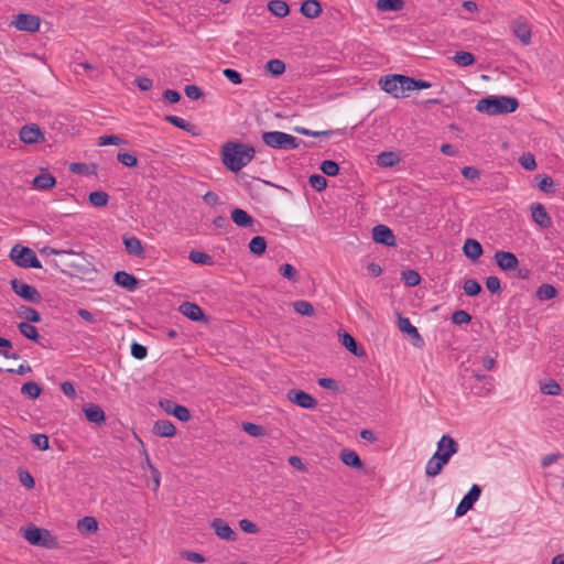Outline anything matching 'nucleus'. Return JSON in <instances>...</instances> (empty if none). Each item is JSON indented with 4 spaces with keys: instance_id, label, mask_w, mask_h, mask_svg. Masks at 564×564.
<instances>
[{
    "instance_id": "1",
    "label": "nucleus",
    "mask_w": 564,
    "mask_h": 564,
    "mask_svg": "<svg viewBox=\"0 0 564 564\" xmlns=\"http://www.w3.org/2000/svg\"><path fill=\"white\" fill-rule=\"evenodd\" d=\"M256 150L252 145L239 142L227 141L221 145V162L230 172H239L247 166L254 158Z\"/></svg>"
},
{
    "instance_id": "2",
    "label": "nucleus",
    "mask_w": 564,
    "mask_h": 564,
    "mask_svg": "<svg viewBox=\"0 0 564 564\" xmlns=\"http://www.w3.org/2000/svg\"><path fill=\"white\" fill-rule=\"evenodd\" d=\"M519 101L514 97L489 96L478 100L476 109L490 116L511 113L518 109Z\"/></svg>"
},
{
    "instance_id": "3",
    "label": "nucleus",
    "mask_w": 564,
    "mask_h": 564,
    "mask_svg": "<svg viewBox=\"0 0 564 564\" xmlns=\"http://www.w3.org/2000/svg\"><path fill=\"white\" fill-rule=\"evenodd\" d=\"M22 536L32 545L42 546L48 550L59 547L58 540L47 529L37 528L34 525L20 530Z\"/></svg>"
},
{
    "instance_id": "4",
    "label": "nucleus",
    "mask_w": 564,
    "mask_h": 564,
    "mask_svg": "<svg viewBox=\"0 0 564 564\" xmlns=\"http://www.w3.org/2000/svg\"><path fill=\"white\" fill-rule=\"evenodd\" d=\"M262 141L265 145L278 150H293L300 145V140L289 133L281 131L263 132Z\"/></svg>"
},
{
    "instance_id": "5",
    "label": "nucleus",
    "mask_w": 564,
    "mask_h": 564,
    "mask_svg": "<svg viewBox=\"0 0 564 564\" xmlns=\"http://www.w3.org/2000/svg\"><path fill=\"white\" fill-rule=\"evenodd\" d=\"M10 259L20 268H42L36 253L29 247H23L20 245L13 246L10 251Z\"/></svg>"
},
{
    "instance_id": "6",
    "label": "nucleus",
    "mask_w": 564,
    "mask_h": 564,
    "mask_svg": "<svg viewBox=\"0 0 564 564\" xmlns=\"http://www.w3.org/2000/svg\"><path fill=\"white\" fill-rule=\"evenodd\" d=\"M458 443L449 435H443L437 442V449L433 454L434 458L447 465L451 457L458 452Z\"/></svg>"
},
{
    "instance_id": "7",
    "label": "nucleus",
    "mask_w": 564,
    "mask_h": 564,
    "mask_svg": "<svg viewBox=\"0 0 564 564\" xmlns=\"http://www.w3.org/2000/svg\"><path fill=\"white\" fill-rule=\"evenodd\" d=\"M12 291L23 299L33 304H39L42 301L41 293L32 285L24 283L19 279H12L10 281Z\"/></svg>"
},
{
    "instance_id": "8",
    "label": "nucleus",
    "mask_w": 564,
    "mask_h": 564,
    "mask_svg": "<svg viewBox=\"0 0 564 564\" xmlns=\"http://www.w3.org/2000/svg\"><path fill=\"white\" fill-rule=\"evenodd\" d=\"M481 495V489L478 485H473L469 491L464 496L458 506L456 507L455 514L456 517H462L466 514L474 506V503L479 499Z\"/></svg>"
},
{
    "instance_id": "9",
    "label": "nucleus",
    "mask_w": 564,
    "mask_h": 564,
    "mask_svg": "<svg viewBox=\"0 0 564 564\" xmlns=\"http://www.w3.org/2000/svg\"><path fill=\"white\" fill-rule=\"evenodd\" d=\"M398 327L402 333L410 337L414 347L422 348L424 346L423 337L420 335L417 328L411 324L408 317L399 315Z\"/></svg>"
},
{
    "instance_id": "10",
    "label": "nucleus",
    "mask_w": 564,
    "mask_h": 564,
    "mask_svg": "<svg viewBox=\"0 0 564 564\" xmlns=\"http://www.w3.org/2000/svg\"><path fill=\"white\" fill-rule=\"evenodd\" d=\"M372 239L387 247H393L397 243L393 231L386 225H377L372 228Z\"/></svg>"
},
{
    "instance_id": "11",
    "label": "nucleus",
    "mask_w": 564,
    "mask_h": 564,
    "mask_svg": "<svg viewBox=\"0 0 564 564\" xmlns=\"http://www.w3.org/2000/svg\"><path fill=\"white\" fill-rule=\"evenodd\" d=\"M20 140L26 144H34L44 141V133L39 126L25 124L19 132Z\"/></svg>"
},
{
    "instance_id": "12",
    "label": "nucleus",
    "mask_w": 564,
    "mask_h": 564,
    "mask_svg": "<svg viewBox=\"0 0 564 564\" xmlns=\"http://www.w3.org/2000/svg\"><path fill=\"white\" fill-rule=\"evenodd\" d=\"M494 258L497 265L503 271H512L519 267V260L512 252L499 250Z\"/></svg>"
},
{
    "instance_id": "13",
    "label": "nucleus",
    "mask_w": 564,
    "mask_h": 564,
    "mask_svg": "<svg viewBox=\"0 0 564 564\" xmlns=\"http://www.w3.org/2000/svg\"><path fill=\"white\" fill-rule=\"evenodd\" d=\"M13 23L20 31L35 32L40 28L41 20L36 15L20 13Z\"/></svg>"
},
{
    "instance_id": "14",
    "label": "nucleus",
    "mask_w": 564,
    "mask_h": 564,
    "mask_svg": "<svg viewBox=\"0 0 564 564\" xmlns=\"http://www.w3.org/2000/svg\"><path fill=\"white\" fill-rule=\"evenodd\" d=\"M512 31L523 45L531 43V28L524 18L520 17L513 21Z\"/></svg>"
},
{
    "instance_id": "15",
    "label": "nucleus",
    "mask_w": 564,
    "mask_h": 564,
    "mask_svg": "<svg viewBox=\"0 0 564 564\" xmlns=\"http://www.w3.org/2000/svg\"><path fill=\"white\" fill-rule=\"evenodd\" d=\"M532 220L543 229L552 226V219L541 203H534L530 207Z\"/></svg>"
},
{
    "instance_id": "16",
    "label": "nucleus",
    "mask_w": 564,
    "mask_h": 564,
    "mask_svg": "<svg viewBox=\"0 0 564 564\" xmlns=\"http://www.w3.org/2000/svg\"><path fill=\"white\" fill-rule=\"evenodd\" d=\"M289 400L303 409H314L317 401L307 392L302 390H291L288 394Z\"/></svg>"
},
{
    "instance_id": "17",
    "label": "nucleus",
    "mask_w": 564,
    "mask_h": 564,
    "mask_svg": "<svg viewBox=\"0 0 564 564\" xmlns=\"http://www.w3.org/2000/svg\"><path fill=\"white\" fill-rule=\"evenodd\" d=\"M212 528L214 529L216 535L226 541H235L236 532L231 529V527L225 520L220 518H216L212 522Z\"/></svg>"
},
{
    "instance_id": "18",
    "label": "nucleus",
    "mask_w": 564,
    "mask_h": 564,
    "mask_svg": "<svg viewBox=\"0 0 564 564\" xmlns=\"http://www.w3.org/2000/svg\"><path fill=\"white\" fill-rule=\"evenodd\" d=\"M180 312L191 321L206 322V316L199 305L193 302H184L180 305Z\"/></svg>"
},
{
    "instance_id": "19",
    "label": "nucleus",
    "mask_w": 564,
    "mask_h": 564,
    "mask_svg": "<svg viewBox=\"0 0 564 564\" xmlns=\"http://www.w3.org/2000/svg\"><path fill=\"white\" fill-rule=\"evenodd\" d=\"M466 384L470 393L479 398L489 397L494 391V381L491 380L475 382L468 381Z\"/></svg>"
},
{
    "instance_id": "20",
    "label": "nucleus",
    "mask_w": 564,
    "mask_h": 564,
    "mask_svg": "<svg viewBox=\"0 0 564 564\" xmlns=\"http://www.w3.org/2000/svg\"><path fill=\"white\" fill-rule=\"evenodd\" d=\"M400 78H401L400 74H391V75H387V76L382 77L379 80L381 89L388 94H391L395 98H400V91L398 88Z\"/></svg>"
},
{
    "instance_id": "21",
    "label": "nucleus",
    "mask_w": 564,
    "mask_h": 564,
    "mask_svg": "<svg viewBox=\"0 0 564 564\" xmlns=\"http://www.w3.org/2000/svg\"><path fill=\"white\" fill-rule=\"evenodd\" d=\"M83 412L86 419L91 423L101 424L106 421L105 412L98 404H85L83 406Z\"/></svg>"
},
{
    "instance_id": "22",
    "label": "nucleus",
    "mask_w": 564,
    "mask_h": 564,
    "mask_svg": "<svg viewBox=\"0 0 564 564\" xmlns=\"http://www.w3.org/2000/svg\"><path fill=\"white\" fill-rule=\"evenodd\" d=\"M113 281L121 288L128 290V291H133L135 290V288L138 286L139 284V281L138 279L126 272V271H118L115 273L113 275Z\"/></svg>"
},
{
    "instance_id": "23",
    "label": "nucleus",
    "mask_w": 564,
    "mask_h": 564,
    "mask_svg": "<svg viewBox=\"0 0 564 564\" xmlns=\"http://www.w3.org/2000/svg\"><path fill=\"white\" fill-rule=\"evenodd\" d=\"M322 11L323 9L318 0H304L300 7V12L307 19L318 18Z\"/></svg>"
},
{
    "instance_id": "24",
    "label": "nucleus",
    "mask_w": 564,
    "mask_h": 564,
    "mask_svg": "<svg viewBox=\"0 0 564 564\" xmlns=\"http://www.w3.org/2000/svg\"><path fill=\"white\" fill-rule=\"evenodd\" d=\"M469 366L477 367L481 370L490 371L496 366V360L489 355H475L467 360Z\"/></svg>"
},
{
    "instance_id": "25",
    "label": "nucleus",
    "mask_w": 564,
    "mask_h": 564,
    "mask_svg": "<svg viewBox=\"0 0 564 564\" xmlns=\"http://www.w3.org/2000/svg\"><path fill=\"white\" fill-rule=\"evenodd\" d=\"M463 252L468 259L476 261L480 258L484 250L479 241L468 238L463 246Z\"/></svg>"
},
{
    "instance_id": "26",
    "label": "nucleus",
    "mask_w": 564,
    "mask_h": 564,
    "mask_svg": "<svg viewBox=\"0 0 564 564\" xmlns=\"http://www.w3.org/2000/svg\"><path fill=\"white\" fill-rule=\"evenodd\" d=\"M153 433L161 437H172L176 433V427L170 420H158L153 425Z\"/></svg>"
},
{
    "instance_id": "27",
    "label": "nucleus",
    "mask_w": 564,
    "mask_h": 564,
    "mask_svg": "<svg viewBox=\"0 0 564 564\" xmlns=\"http://www.w3.org/2000/svg\"><path fill=\"white\" fill-rule=\"evenodd\" d=\"M230 216L231 220L242 228H249L254 224V219L241 208H234Z\"/></svg>"
},
{
    "instance_id": "28",
    "label": "nucleus",
    "mask_w": 564,
    "mask_h": 564,
    "mask_svg": "<svg viewBox=\"0 0 564 564\" xmlns=\"http://www.w3.org/2000/svg\"><path fill=\"white\" fill-rule=\"evenodd\" d=\"M123 243L126 250L129 254L134 257H142L144 254V250L141 243V240L137 237H124Z\"/></svg>"
},
{
    "instance_id": "29",
    "label": "nucleus",
    "mask_w": 564,
    "mask_h": 564,
    "mask_svg": "<svg viewBox=\"0 0 564 564\" xmlns=\"http://www.w3.org/2000/svg\"><path fill=\"white\" fill-rule=\"evenodd\" d=\"M268 10L278 18H285L290 13L289 4L283 0H271L268 2Z\"/></svg>"
},
{
    "instance_id": "30",
    "label": "nucleus",
    "mask_w": 564,
    "mask_h": 564,
    "mask_svg": "<svg viewBox=\"0 0 564 564\" xmlns=\"http://www.w3.org/2000/svg\"><path fill=\"white\" fill-rule=\"evenodd\" d=\"M343 346L352 355L357 357H361L365 355L362 348H360L356 341V339L348 333H344L340 335Z\"/></svg>"
},
{
    "instance_id": "31",
    "label": "nucleus",
    "mask_w": 564,
    "mask_h": 564,
    "mask_svg": "<svg viewBox=\"0 0 564 564\" xmlns=\"http://www.w3.org/2000/svg\"><path fill=\"white\" fill-rule=\"evenodd\" d=\"M340 459L341 462L352 468L360 469L362 468L364 464L358 454L350 449H344L340 453Z\"/></svg>"
},
{
    "instance_id": "32",
    "label": "nucleus",
    "mask_w": 564,
    "mask_h": 564,
    "mask_svg": "<svg viewBox=\"0 0 564 564\" xmlns=\"http://www.w3.org/2000/svg\"><path fill=\"white\" fill-rule=\"evenodd\" d=\"M165 120L169 123H171V124H173V126H175V127H177V128H180V129H182V130H184L186 132L192 133L193 135L196 134V131H195L196 127L193 123L188 122L187 120H185V119H183L181 117L169 115V116L165 117Z\"/></svg>"
},
{
    "instance_id": "33",
    "label": "nucleus",
    "mask_w": 564,
    "mask_h": 564,
    "mask_svg": "<svg viewBox=\"0 0 564 564\" xmlns=\"http://www.w3.org/2000/svg\"><path fill=\"white\" fill-rule=\"evenodd\" d=\"M17 314L26 323H39L42 319L40 313L36 310L25 305L20 306Z\"/></svg>"
},
{
    "instance_id": "34",
    "label": "nucleus",
    "mask_w": 564,
    "mask_h": 564,
    "mask_svg": "<svg viewBox=\"0 0 564 564\" xmlns=\"http://www.w3.org/2000/svg\"><path fill=\"white\" fill-rule=\"evenodd\" d=\"M480 370L481 369H479L477 367H473V366L464 367L463 371H464V377L466 378L465 383H467L468 381H470L473 379L475 381H487V380L494 381V378L491 376L482 375V373H480Z\"/></svg>"
},
{
    "instance_id": "35",
    "label": "nucleus",
    "mask_w": 564,
    "mask_h": 564,
    "mask_svg": "<svg viewBox=\"0 0 564 564\" xmlns=\"http://www.w3.org/2000/svg\"><path fill=\"white\" fill-rule=\"evenodd\" d=\"M557 295V290L550 283L541 284L536 291L535 296L539 301L552 300Z\"/></svg>"
},
{
    "instance_id": "36",
    "label": "nucleus",
    "mask_w": 564,
    "mask_h": 564,
    "mask_svg": "<svg viewBox=\"0 0 564 564\" xmlns=\"http://www.w3.org/2000/svg\"><path fill=\"white\" fill-rule=\"evenodd\" d=\"M55 183V177L47 173L36 175L33 180V185L39 189H50Z\"/></svg>"
},
{
    "instance_id": "37",
    "label": "nucleus",
    "mask_w": 564,
    "mask_h": 564,
    "mask_svg": "<svg viewBox=\"0 0 564 564\" xmlns=\"http://www.w3.org/2000/svg\"><path fill=\"white\" fill-rule=\"evenodd\" d=\"M400 161L399 156L394 152L386 151L381 152L377 156V164L382 167H390L395 165Z\"/></svg>"
},
{
    "instance_id": "38",
    "label": "nucleus",
    "mask_w": 564,
    "mask_h": 564,
    "mask_svg": "<svg viewBox=\"0 0 564 564\" xmlns=\"http://www.w3.org/2000/svg\"><path fill=\"white\" fill-rule=\"evenodd\" d=\"M534 178L538 181V187L541 192L545 194H552L555 192V184L551 176L535 175Z\"/></svg>"
},
{
    "instance_id": "39",
    "label": "nucleus",
    "mask_w": 564,
    "mask_h": 564,
    "mask_svg": "<svg viewBox=\"0 0 564 564\" xmlns=\"http://www.w3.org/2000/svg\"><path fill=\"white\" fill-rule=\"evenodd\" d=\"M19 332L28 339L32 341H39L40 335L37 333L36 327L31 325V323L21 322L18 324Z\"/></svg>"
},
{
    "instance_id": "40",
    "label": "nucleus",
    "mask_w": 564,
    "mask_h": 564,
    "mask_svg": "<svg viewBox=\"0 0 564 564\" xmlns=\"http://www.w3.org/2000/svg\"><path fill=\"white\" fill-rule=\"evenodd\" d=\"M249 250L256 256H262L267 249V241L262 236L253 237L249 242Z\"/></svg>"
},
{
    "instance_id": "41",
    "label": "nucleus",
    "mask_w": 564,
    "mask_h": 564,
    "mask_svg": "<svg viewBox=\"0 0 564 564\" xmlns=\"http://www.w3.org/2000/svg\"><path fill=\"white\" fill-rule=\"evenodd\" d=\"M444 466L445 464L432 456L425 465V475L427 477H435L442 473Z\"/></svg>"
},
{
    "instance_id": "42",
    "label": "nucleus",
    "mask_w": 564,
    "mask_h": 564,
    "mask_svg": "<svg viewBox=\"0 0 564 564\" xmlns=\"http://www.w3.org/2000/svg\"><path fill=\"white\" fill-rule=\"evenodd\" d=\"M88 200L95 207H104L109 200V195L104 191H95L89 194Z\"/></svg>"
},
{
    "instance_id": "43",
    "label": "nucleus",
    "mask_w": 564,
    "mask_h": 564,
    "mask_svg": "<svg viewBox=\"0 0 564 564\" xmlns=\"http://www.w3.org/2000/svg\"><path fill=\"white\" fill-rule=\"evenodd\" d=\"M21 393L34 400L41 395L42 389L36 382L29 381L21 387Z\"/></svg>"
},
{
    "instance_id": "44",
    "label": "nucleus",
    "mask_w": 564,
    "mask_h": 564,
    "mask_svg": "<svg viewBox=\"0 0 564 564\" xmlns=\"http://www.w3.org/2000/svg\"><path fill=\"white\" fill-rule=\"evenodd\" d=\"M77 528L82 533H93L98 529V523L94 517H85L78 521Z\"/></svg>"
},
{
    "instance_id": "45",
    "label": "nucleus",
    "mask_w": 564,
    "mask_h": 564,
    "mask_svg": "<svg viewBox=\"0 0 564 564\" xmlns=\"http://www.w3.org/2000/svg\"><path fill=\"white\" fill-rule=\"evenodd\" d=\"M403 0H378L377 9L381 11H399L403 8Z\"/></svg>"
},
{
    "instance_id": "46",
    "label": "nucleus",
    "mask_w": 564,
    "mask_h": 564,
    "mask_svg": "<svg viewBox=\"0 0 564 564\" xmlns=\"http://www.w3.org/2000/svg\"><path fill=\"white\" fill-rule=\"evenodd\" d=\"M265 69L273 76H280L285 72V63L282 59L273 58L267 62Z\"/></svg>"
},
{
    "instance_id": "47",
    "label": "nucleus",
    "mask_w": 564,
    "mask_h": 564,
    "mask_svg": "<svg viewBox=\"0 0 564 564\" xmlns=\"http://www.w3.org/2000/svg\"><path fill=\"white\" fill-rule=\"evenodd\" d=\"M453 61L458 65V66H470L475 63V56L469 53V52H466V51H459V52H456L455 55L453 56Z\"/></svg>"
},
{
    "instance_id": "48",
    "label": "nucleus",
    "mask_w": 564,
    "mask_h": 564,
    "mask_svg": "<svg viewBox=\"0 0 564 564\" xmlns=\"http://www.w3.org/2000/svg\"><path fill=\"white\" fill-rule=\"evenodd\" d=\"M294 311L303 316L314 315V307L308 301L300 300L293 303Z\"/></svg>"
},
{
    "instance_id": "49",
    "label": "nucleus",
    "mask_w": 564,
    "mask_h": 564,
    "mask_svg": "<svg viewBox=\"0 0 564 564\" xmlns=\"http://www.w3.org/2000/svg\"><path fill=\"white\" fill-rule=\"evenodd\" d=\"M188 259L196 263V264H203V265H210L213 264V258L203 251H191L188 254Z\"/></svg>"
},
{
    "instance_id": "50",
    "label": "nucleus",
    "mask_w": 564,
    "mask_h": 564,
    "mask_svg": "<svg viewBox=\"0 0 564 564\" xmlns=\"http://www.w3.org/2000/svg\"><path fill=\"white\" fill-rule=\"evenodd\" d=\"M463 290L468 296H477L482 291L480 283L475 279H467L464 282Z\"/></svg>"
},
{
    "instance_id": "51",
    "label": "nucleus",
    "mask_w": 564,
    "mask_h": 564,
    "mask_svg": "<svg viewBox=\"0 0 564 564\" xmlns=\"http://www.w3.org/2000/svg\"><path fill=\"white\" fill-rule=\"evenodd\" d=\"M242 430L253 437H262L265 435V429L262 425L251 422H243Z\"/></svg>"
},
{
    "instance_id": "52",
    "label": "nucleus",
    "mask_w": 564,
    "mask_h": 564,
    "mask_svg": "<svg viewBox=\"0 0 564 564\" xmlns=\"http://www.w3.org/2000/svg\"><path fill=\"white\" fill-rule=\"evenodd\" d=\"M279 272L283 278L293 283L299 281V273L296 269L290 263L282 264L279 269Z\"/></svg>"
},
{
    "instance_id": "53",
    "label": "nucleus",
    "mask_w": 564,
    "mask_h": 564,
    "mask_svg": "<svg viewBox=\"0 0 564 564\" xmlns=\"http://www.w3.org/2000/svg\"><path fill=\"white\" fill-rule=\"evenodd\" d=\"M127 141L116 134H105L98 138V145H121L126 144Z\"/></svg>"
},
{
    "instance_id": "54",
    "label": "nucleus",
    "mask_w": 564,
    "mask_h": 564,
    "mask_svg": "<svg viewBox=\"0 0 564 564\" xmlns=\"http://www.w3.org/2000/svg\"><path fill=\"white\" fill-rule=\"evenodd\" d=\"M319 169L327 176H336L339 173V165L333 160L323 161Z\"/></svg>"
},
{
    "instance_id": "55",
    "label": "nucleus",
    "mask_w": 564,
    "mask_h": 564,
    "mask_svg": "<svg viewBox=\"0 0 564 564\" xmlns=\"http://www.w3.org/2000/svg\"><path fill=\"white\" fill-rule=\"evenodd\" d=\"M540 390L546 395H558L561 393L560 384L553 379H550L547 382L541 384Z\"/></svg>"
},
{
    "instance_id": "56",
    "label": "nucleus",
    "mask_w": 564,
    "mask_h": 564,
    "mask_svg": "<svg viewBox=\"0 0 564 564\" xmlns=\"http://www.w3.org/2000/svg\"><path fill=\"white\" fill-rule=\"evenodd\" d=\"M402 280L408 286H416L421 282V276L415 270H405L402 272Z\"/></svg>"
},
{
    "instance_id": "57",
    "label": "nucleus",
    "mask_w": 564,
    "mask_h": 564,
    "mask_svg": "<svg viewBox=\"0 0 564 564\" xmlns=\"http://www.w3.org/2000/svg\"><path fill=\"white\" fill-rule=\"evenodd\" d=\"M117 160L127 167H134L138 165V158L132 153L119 152L117 154Z\"/></svg>"
},
{
    "instance_id": "58",
    "label": "nucleus",
    "mask_w": 564,
    "mask_h": 564,
    "mask_svg": "<svg viewBox=\"0 0 564 564\" xmlns=\"http://www.w3.org/2000/svg\"><path fill=\"white\" fill-rule=\"evenodd\" d=\"M310 185L317 192L326 188L327 180L319 174H312L308 178Z\"/></svg>"
},
{
    "instance_id": "59",
    "label": "nucleus",
    "mask_w": 564,
    "mask_h": 564,
    "mask_svg": "<svg viewBox=\"0 0 564 564\" xmlns=\"http://www.w3.org/2000/svg\"><path fill=\"white\" fill-rule=\"evenodd\" d=\"M32 443L41 451H46L50 448L48 436L45 434H32L31 435Z\"/></svg>"
},
{
    "instance_id": "60",
    "label": "nucleus",
    "mask_w": 564,
    "mask_h": 564,
    "mask_svg": "<svg viewBox=\"0 0 564 564\" xmlns=\"http://www.w3.org/2000/svg\"><path fill=\"white\" fill-rule=\"evenodd\" d=\"M398 88H399V91H400V98L404 97L405 96L404 94L406 91L414 90V88H413V78L409 77V76H405V75H401Z\"/></svg>"
},
{
    "instance_id": "61",
    "label": "nucleus",
    "mask_w": 564,
    "mask_h": 564,
    "mask_svg": "<svg viewBox=\"0 0 564 564\" xmlns=\"http://www.w3.org/2000/svg\"><path fill=\"white\" fill-rule=\"evenodd\" d=\"M171 414L181 422H187L191 419L189 410L184 405L173 406Z\"/></svg>"
},
{
    "instance_id": "62",
    "label": "nucleus",
    "mask_w": 564,
    "mask_h": 564,
    "mask_svg": "<svg viewBox=\"0 0 564 564\" xmlns=\"http://www.w3.org/2000/svg\"><path fill=\"white\" fill-rule=\"evenodd\" d=\"M470 319L471 316L463 310H458L452 315V322L456 325L467 324L470 322Z\"/></svg>"
},
{
    "instance_id": "63",
    "label": "nucleus",
    "mask_w": 564,
    "mask_h": 564,
    "mask_svg": "<svg viewBox=\"0 0 564 564\" xmlns=\"http://www.w3.org/2000/svg\"><path fill=\"white\" fill-rule=\"evenodd\" d=\"M223 75L229 80L231 82L232 84L235 85H239L242 83V76L241 74L236 70V69H232V68H225L223 70Z\"/></svg>"
},
{
    "instance_id": "64",
    "label": "nucleus",
    "mask_w": 564,
    "mask_h": 564,
    "mask_svg": "<svg viewBox=\"0 0 564 564\" xmlns=\"http://www.w3.org/2000/svg\"><path fill=\"white\" fill-rule=\"evenodd\" d=\"M519 162L527 171H533L536 167L535 159L530 153L521 155Z\"/></svg>"
}]
</instances>
